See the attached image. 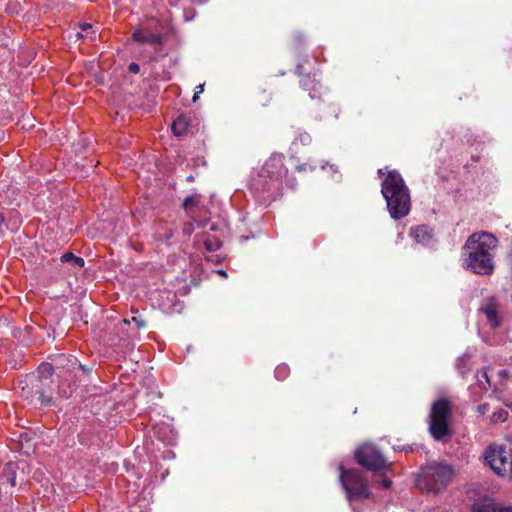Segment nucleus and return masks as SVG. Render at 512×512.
Segmentation results:
<instances>
[{
  "label": "nucleus",
  "mask_w": 512,
  "mask_h": 512,
  "mask_svg": "<svg viewBox=\"0 0 512 512\" xmlns=\"http://www.w3.org/2000/svg\"><path fill=\"white\" fill-rule=\"evenodd\" d=\"M295 74L301 77L300 86L309 93L311 99H320L324 94V87L317 78L316 73H304L302 64H298L295 68Z\"/></svg>",
  "instance_id": "nucleus-8"
},
{
  "label": "nucleus",
  "mask_w": 512,
  "mask_h": 512,
  "mask_svg": "<svg viewBox=\"0 0 512 512\" xmlns=\"http://www.w3.org/2000/svg\"><path fill=\"white\" fill-rule=\"evenodd\" d=\"M338 470L340 472L339 480L346 492V498L349 503H352V470L345 468L343 463L339 464Z\"/></svg>",
  "instance_id": "nucleus-14"
},
{
  "label": "nucleus",
  "mask_w": 512,
  "mask_h": 512,
  "mask_svg": "<svg viewBox=\"0 0 512 512\" xmlns=\"http://www.w3.org/2000/svg\"><path fill=\"white\" fill-rule=\"evenodd\" d=\"M398 239H403V233L398 234Z\"/></svg>",
  "instance_id": "nucleus-36"
},
{
  "label": "nucleus",
  "mask_w": 512,
  "mask_h": 512,
  "mask_svg": "<svg viewBox=\"0 0 512 512\" xmlns=\"http://www.w3.org/2000/svg\"><path fill=\"white\" fill-rule=\"evenodd\" d=\"M205 249L209 252L216 251L221 248L222 243L218 239H206L204 241Z\"/></svg>",
  "instance_id": "nucleus-23"
},
{
  "label": "nucleus",
  "mask_w": 512,
  "mask_h": 512,
  "mask_svg": "<svg viewBox=\"0 0 512 512\" xmlns=\"http://www.w3.org/2000/svg\"><path fill=\"white\" fill-rule=\"evenodd\" d=\"M287 185H289L290 187H293V184L289 181H287Z\"/></svg>",
  "instance_id": "nucleus-37"
},
{
  "label": "nucleus",
  "mask_w": 512,
  "mask_h": 512,
  "mask_svg": "<svg viewBox=\"0 0 512 512\" xmlns=\"http://www.w3.org/2000/svg\"><path fill=\"white\" fill-rule=\"evenodd\" d=\"M131 38L135 42L149 44L155 50H160L164 44V37L160 33L150 32L146 28L135 29Z\"/></svg>",
  "instance_id": "nucleus-9"
},
{
  "label": "nucleus",
  "mask_w": 512,
  "mask_h": 512,
  "mask_svg": "<svg viewBox=\"0 0 512 512\" xmlns=\"http://www.w3.org/2000/svg\"><path fill=\"white\" fill-rule=\"evenodd\" d=\"M284 160L283 154H273L262 168L252 175L250 189L260 201H273L280 194L283 178L288 173Z\"/></svg>",
  "instance_id": "nucleus-2"
},
{
  "label": "nucleus",
  "mask_w": 512,
  "mask_h": 512,
  "mask_svg": "<svg viewBox=\"0 0 512 512\" xmlns=\"http://www.w3.org/2000/svg\"><path fill=\"white\" fill-rule=\"evenodd\" d=\"M128 71H129L130 73L137 74V73H139V71H140V66H139L137 63H135V62H131V63L128 65Z\"/></svg>",
  "instance_id": "nucleus-27"
},
{
  "label": "nucleus",
  "mask_w": 512,
  "mask_h": 512,
  "mask_svg": "<svg viewBox=\"0 0 512 512\" xmlns=\"http://www.w3.org/2000/svg\"><path fill=\"white\" fill-rule=\"evenodd\" d=\"M453 475L452 466L441 462H432L421 468L417 485L427 491L439 492L451 481Z\"/></svg>",
  "instance_id": "nucleus-4"
},
{
  "label": "nucleus",
  "mask_w": 512,
  "mask_h": 512,
  "mask_svg": "<svg viewBox=\"0 0 512 512\" xmlns=\"http://www.w3.org/2000/svg\"><path fill=\"white\" fill-rule=\"evenodd\" d=\"M380 485L383 488H389L391 486V481L387 477L383 476Z\"/></svg>",
  "instance_id": "nucleus-30"
},
{
  "label": "nucleus",
  "mask_w": 512,
  "mask_h": 512,
  "mask_svg": "<svg viewBox=\"0 0 512 512\" xmlns=\"http://www.w3.org/2000/svg\"><path fill=\"white\" fill-rule=\"evenodd\" d=\"M451 406L448 400L440 399L433 403L429 415V432L437 441H443L451 436L449 420L451 418Z\"/></svg>",
  "instance_id": "nucleus-5"
},
{
  "label": "nucleus",
  "mask_w": 512,
  "mask_h": 512,
  "mask_svg": "<svg viewBox=\"0 0 512 512\" xmlns=\"http://www.w3.org/2000/svg\"><path fill=\"white\" fill-rule=\"evenodd\" d=\"M329 169L332 173L337 174L339 171L334 165H329Z\"/></svg>",
  "instance_id": "nucleus-31"
},
{
  "label": "nucleus",
  "mask_w": 512,
  "mask_h": 512,
  "mask_svg": "<svg viewBox=\"0 0 512 512\" xmlns=\"http://www.w3.org/2000/svg\"><path fill=\"white\" fill-rule=\"evenodd\" d=\"M312 143V137L309 133L306 131H299L292 143L294 147H297L298 145L302 146H308Z\"/></svg>",
  "instance_id": "nucleus-16"
},
{
  "label": "nucleus",
  "mask_w": 512,
  "mask_h": 512,
  "mask_svg": "<svg viewBox=\"0 0 512 512\" xmlns=\"http://www.w3.org/2000/svg\"><path fill=\"white\" fill-rule=\"evenodd\" d=\"M38 372L41 377L49 378L54 373V368L50 363H42L38 367Z\"/></svg>",
  "instance_id": "nucleus-21"
},
{
  "label": "nucleus",
  "mask_w": 512,
  "mask_h": 512,
  "mask_svg": "<svg viewBox=\"0 0 512 512\" xmlns=\"http://www.w3.org/2000/svg\"><path fill=\"white\" fill-rule=\"evenodd\" d=\"M9 481H10V483H11V485H12V486H15V485H16V483H15V478H14V477H13V478H11V479H9Z\"/></svg>",
  "instance_id": "nucleus-35"
},
{
  "label": "nucleus",
  "mask_w": 512,
  "mask_h": 512,
  "mask_svg": "<svg viewBox=\"0 0 512 512\" xmlns=\"http://www.w3.org/2000/svg\"><path fill=\"white\" fill-rule=\"evenodd\" d=\"M472 512H512V506H497L491 498L483 497L473 504Z\"/></svg>",
  "instance_id": "nucleus-12"
},
{
  "label": "nucleus",
  "mask_w": 512,
  "mask_h": 512,
  "mask_svg": "<svg viewBox=\"0 0 512 512\" xmlns=\"http://www.w3.org/2000/svg\"><path fill=\"white\" fill-rule=\"evenodd\" d=\"M295 49H300L306 43V36L303 33H296L292 38Z\"/></svg>",
  "instance_id": "nucleus-24"
},
{
  "label": "nucleus",
  "mask_w": 512,
  "mask_h": 512,
  "mask_svg": "<svg viewBox=\"0 0 512 512\" xmlns=\"http://www.w3.org/2000/svg\"><path fill=\"white\" fill-rule=\"evenodd\" d=\"M354 458L359 464L372 471H385L389 464L380 451L371 444H364L354 452Z\"/></svg>",
  "instance_id": "nucleus-7"
},
{
  "label": "nucleus",
  "mask_w": 512,
  "mask_h": 512,
  "mask_svg": "<svg viewBox=\"0 0 512 512\" xmlns=\"http://www.w3.org/2000/svg\"><path fill=\"white\" fill-rule=\"evenodd\" d=\"M498 245L497 238L488 232L473 233L462 248V267L475 274L490 275L494 271L493 251Z\"/></svg>",
  "instance_id": "nucleus-1"
},
{
  "label": "nucleus",
  "mask_w": 512,
  "mask_h": 512,
  "mask_svg": "<svg viewBox=\"0 0 512 512\" xmlns=\"http://www.w3.org/2000/svg\"><path fill=\"white\" fill-rule=\"evenodd\" d=\"M171 128L178 137L188 135L193 133V120L190 116L181 114L173 121Z\"/></svg>",
  "instance_id": "nucleus-11"
},
{
  "label": "nucleus",
  "mask_w": 512,
  "mask_h": 512,
  "mask_svg": "<svg viewBox=\"0 0 512 512\" xmlns=\"http://www.w3.org/2000/svg\"><path fill=\"white\" fill-rule=\"evenodd\" d=\"M62 262H72L76 266L83 267L85 262L84 259L78 256H75L71 252L64 253L61 257Z\"/></svg>",
  "instance_id": "nucleus-18"
},
{
  "label": "nucleus",
  "mask_w": 512,
  "mask_h": 512,
  "mask_svg": "<svg viewBox=\"0 0 512 512\" xmlns=\"http://www.w3.org/2000/svg\"><path fill=\"white\" fill-rule=\"evenodd\" d=\"M480 311L486 315L487 321L492 328H497L501 325L502 318L497 311V303L493 298L488 299L482 305Z\"/></svg>",
  "instance_id": "nucleus-13"
},
{
  "label": "nucleus",
  "mask_w": 512,
  "mask_h": 512,
  "mask_svg": "<svg viewBox=\"0 0 512 512\" xmlns=\"http://www.w3.org/2000/svg\"><path fill=\"white\" fill-rule=\"evenodd\" d=\"M508 415H509L508 411L501 408V409H498L497 411H495L491 415L490 421H491V423H494V424L503 423L507 420Z\"/></svg>",
  "instance_id": "nucleus-19"
},
{
  "label": "nucleus",
  "mask_w": 512,
  "mask_h": 512,
  "mask_svg": "<svg viewBox=\"0 0 512 512\" xmlns=\"http://www.w3.org/2000/svg\"><path fill=\"white\" fill-rule=\"evenodd\" d=\"M481 377L485 378L486 382L489 384V378H488V376H487L486 371H483V372L481 373Z\"/></svg>",
  "instance_id": "nucleus-32"
},
{
  "label": "nucleus",
  "mask_w": 512,
  "mask_h": 512,
  "mask_svg": "<svg viewBox=\"0 0 512 512\" xmlns=\"http://www.w3.org/2000/svg\"><path fill=\"white\" fill-rule=\"evenodd\" d=\"M68 362L70 363L73 369H75L77 366V368L81 370L85 375H89L92 371V367H88L86 365L79 363L76 357L68 358Z\"/></svg>",
  "instance_id": "nucleus-20"
},
{
  "label": "nucleus",
  "mask_w": 512,
  "mask_h": 512,
  "mask_svg": "<svg viewBox=\"0 0 512 512\" xmlns=\"http://www.w3.org/2000/svg\"><path fill=\"white\" fill-rule=\"evenodd\" d=\"M489 405L488 404H481L477 407V411L479 414L484 415L488 412Z\"/></svg>",
  "instance_id": "nucleus-29"
},
{
  "label": "nucleus",
  "mask_w": 512,
  "mask_h": 512,
  "mask_svg": "<svg viewBox=\"0 0 512 512\" xmlns=\"http://www.w3.org/2000/svg\"><path fill=\"white\" fill-rule=\"evenodd\" d=\"M296 171L298 172H304V171H313L316 169V165L315 164H312L310 162H307V163H303V164H300V165H297L295 167Z\"/></svg>",
  "instance_id": "nucleus-25"
},
{
  "label": "nucleus",
  "mask_w": 512,
  "mask_h": 512,
  "mask_svg": "<svg viewBox=\"0 0 512 512\" xmlns=\"http://www.w3.org/2000/svg\"><path fill=\"white\" fill-rule=\"evenodd\" d=\"M197 91L195 92L194 96H193V102H196L197 99L199 98V94L202 93L204 91V84H200L196 87Z\"/></svg>",
  "instance_id": "nucleus-28"
},
{
  "label": "nucleus",
  "mask_w": 512,
  "mask_h": 512,
  "mask_svg": "<svg viewBox=\"0 0 512 512\" xmlns=\"http://www.w3.org/2000/svg\"><path fill=\"white\" fill-rule=\"evenodd\" d=\"M354 504L356 501L361 499H369L370 491L367 486V482L360 477L358 474L354 472ZM356 511V507L354 506V512Z\"/></svg>",
  "instance_id": "nucleus-15"
},
{
  "label": "nucleus",
  "mask_w": 512,
  "mask_h": 512,
  "mask_svg": "<svg viewBox=\"0 0 512 512\" xmlns=\"http://www.w3.org/2000/svg\"><path fill=\"white\" fill-rule=\"evenodd\" d=\"M5 222V217L2 213H0V227L4 224Z\"/></svg>",
  "instance_id": "nucleus-33"
},
{
  "label": "nucleus",
  "mask_w": 512,
  "mask_h": 512,
  "mask_svg": "<svg viewBox=\"0 0 512 512\" xmlns=\"http://www.w3.org/2000/svg\"><path fill=\"white\" fill-rule=\"evenodd\" d=\"M80 32L77 33V36L80 38L88 37L89 34H95L96 31L93 29V26L89 23H81L79 25Z\"/></svg>",
  "instance_id": "nucleus-22"
},
{
  "label": "nucleus",
  "mask_w": 512,
  "mask_h": 512,
  "mask_svg": "<svg viewBox=\"0 0 512 512\" xmlns=\"http://www.w3.org/2000/svg\"><path fill=\"white\" fill-rule=\"evenodd\" d=\"M226 273L224 271H220V275H225Z\"/></svg>",
  "instance_id": "nucleus-38"
},
{
  "label": "nucleus",
  "mask_w": 512,
  "mask_h": 512,
  "mask_svg": "<svg viewBox=\"0 0 512 512\" xmlns=\"http://www.w3.org/2000/svg\"><path fill=\"white\" fill-rule=\"evenodd\" d=\"M275 377L279 381L285 380L290 374V368L287 364H279L274 371Z\"/></svg>",
  "instance_id": "nucleus-17"
},
{
  "label": "nucleus",
  "mask_w": 512,
  "mask_h": 512,
  "mask_svg": "<svg viewBox=\"0 0 512 512\" xmlns=\"http://www.w3.org/2000/svg\"><path fill=\"white\" fill-rule=\"evenodd\" d=\"M483 458L496 474L512 478V444H491L485 450Z\"/></svg>",
  "instance_id": "nucleus-6"
},
{
  "label": "nucleus",
  "mask_w": 512,
  "mask_h": 512,
  "mask_svg": "<svg viewBox=\"0 0 512 512\" xmlns=\"http://www.w3.org/2000/svg\"><path fill=\"white\" fill-rule=\"evenodd\" d=\"M378 174L382 178L381 193L390 216L396 220L407 216L411 208V197L401 174L388 168L379 169Z\"/></svg>",
  "instance_id": "nucleus-3"
},
{
  "label": "nucleus",
  "mask_w": 512,
  "mask_h": 512,
  "mask_svg": "<svg viewBox=\"0 0 512 512\" xmlns=\"http://www.w3.org/2000/svg\"><path fill=\"white\" fill-rule=\"evenodd\" d=\"M133 319H134V321L137 322L139 327L144 326V322L143 321H138L136 318H133Z\"/></svg>",
  "instance_id": "nucleus-34"
},
{
  "label": "nucleus",
  "mask_w": 512,
  "mask_h": 512,
  "mask_svg": "<svg viewBox=\"0 0 512 512\" xmlns=\"http://www.w3.org/2000/svg\"><path fill=\"white\" fill-rule=\"evenodd\" d=\"M410 236L422 246L431 247L435 243L432 230L426 225L411 228Z\"/></svg>",
  "instance_id": "nucleus-10"
},
{
  "label": "nucleus",
  "mask_w": 512,
  "mask_h": 512,
  "mask_svg": "<svg viewBox=\"0 0 512 512\" xmlns=\"http://www.w3.org/2000/svg\"><path fill=\"white\" fill-rule=\"evenodd\" d=\"M196 205V199L193 196H188L183 201V207L187 210L192 206Z\"/></svg>",
  "instance_id": "nucleus-26"
}]
</instances>
